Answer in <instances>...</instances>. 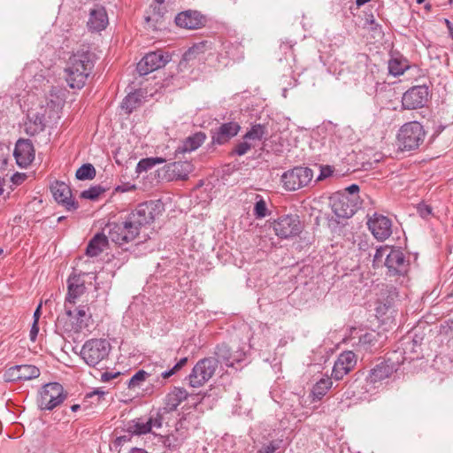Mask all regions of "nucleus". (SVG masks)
<instances>
[{
	"label": "nucleus",
	"mask_w": 453,
	"mask_h": 453,
	"mask_svg": "<svg viewBox=\"0 0 453 453\" xmlns=\"http://www.w3.org/2000/svg\"><path fill=\"white\" fill-rule=\"evenodd\" d=\"M163 211L164 204L160 200L148 201L138 204L127 218L140 231L142 226L154 222Z\"/></svg>",
	"instance_id": "obj_3"
},
{
	"label": "nucleus",
	"mask_w": 453,
	"mask_h": 453,
	"mask_svg": "<svg viewBox=\"0 0 453 453\" xmlns=\"http://www.w3.org/2000/svg\"><path fill=\"white\" fill-rule=\"evenodd\" d=\"M150 371L154 373V377H158L160 376V372H163L162 369H163V366L162 365H156L155 367H151L150 365Z\"/></svg>",
	"instance_id": "obj_60"
},
{
	"label": "nucleus",
	"mask_w": 453,
	"mask_h": 453,
	"mask_svg": "<svg viewBox=\"0 0 453 453\" xmlns=\"http://www.w3.org/2000/svg\"><path fill=\"white\" fill-rule=\"evenodd\" d=\"M206 48V42H201L194 44L182 55L180 65L187 67L188 62L195 60L199 55L203 54Z\"/></svg>",
	"instance_id": "obj_30"
},
{
	"label": "nucleus",
	"mask_w": 453,
	"mask_h": 453,
	"mask_svg": "<svg viewBox=\"0 0 453 453\" xmlns=\"http://www.w3.org/2000/svg\"><path fill=\"white\" fill-rule=\"evenodd\" d=\"M39 333V322H33L30 333H29V338L32 342H35L36 340V337Z\"/></svg>",
	"instance_id": "obj_55"
},
{
	"label": "nucleus",
	"mask_w": 453,
	"mask_h": 453,
	"mask_svg": "<svg viewBox=\"0 0 453 453\" xmlns=\"http://www.w3.org/2000/svg\"><path fill=\"white\" fill-rule=\"evenodd\" d=\"M178 27L187 29H197L205 23V18L197 11H186L175 17Z\"/></svg>",
	"instance_id": "obj_20"
},
{
	"label": "nucleus",
	"mask_w": 453,
	"mask_h": 453,
	"mask_svg": "<svg viewBox=\"0 0 453 453\" xmlns=\"http://www.w3.org/2000/svg\"><path fill=\"white\" fill-rule=\"evenodd\" d=\"M108 24V17L106 11L102 6H97L91 9L89 12V19L87 26L91 31H102Z\"/></svg>",
	"instance_id": "obj_23"
},
{
	"label": "nucleus",
	"mask_w": 453,
	"mask_h": 453,
	"mask_svg": "<svg viewBox=\"0 0 453 453\" xmlns=\"http://www.w3.org/2000/svg\"><path fill=\"white\" fill-rule=\"evenodd\" d=\"M96 168L93 165L87 163L83 164L76 171L75 176L80 180H93L96 177Z\"/></svg>",
	"instance_id": "obj_40"
},
{
	"label": "nucleus",
	"mask_w": 453,
	"mask_h": 453,
	"mask_svg": "<svg viewBox=\"0 0 453 453\" xmlns=\"http://www.w3.org/2000/svg\"><path fill=\"white\" fill-rule=\"evenodd\" d=\"M164 162H165V159L159 157L142 158L138 162L136 165V173H142L143 172H147L157 164H162Z\"/></svg>",
	"instance_id": "obj_38"
},
{
	"label": "nucleus",
	"mask_w": 453,
	"mask_h": 453,
	"mask_svg": "<svg viewBox=\"0 0 453 453\" xmlns=\"http://www.w3.org/2000/svg\"><path fill=\"white\" fill-rule=\"evenodd\" d=\"M130 440H131V435L130 434L119 436V437H117L115 439L114 445L115 446H121L124 443L129 441Z\"/></svg>",
	"instance_id": "obj_57"
},
{
	"label": "nucleus",
	"mask_w": 453,
	"mask_h": 453,
	"mask_svg": "<svg viewBox=\"0 0 453 453\" xmlns=\"http://www.w3.org/2000/svg\"><path fill=\"white\" fill-rule=\"evenodd\" d=\"M129 453H147L145 452L143 449H138V448H132L129 451Z\"/></svg>",
	"instance_id": "obj_63"
},
{
	"label": "nucleus",
	"mask_w": 453,
	"mask_h": 453,
	"mask_svg": "<svg viewBox=\"0 0 453 453\" xmlns=\"http://www.w3.org/2000/svg\"><path fill=\"white\" fill-rule=\"evenodd\" d=\"M8 164V158L0 157V170L4 169Z\"/></svg>",
	"instance_id": "obj_62"
},
{
	"label": "nucleus",
	"mask_w": 453,
	"mask_h": 453,
	"mask_svg": "<svg viewBox=\"0 0 453 453\" xmlns=\"http://www.w3.org/2000/svg\"><path fill=\"white\" fill-rule=\"evenodd\" d=\"M265 134H267L266 127L261 124H255L251 126L250 129L243 135V139L261 141Z\"/></svg>",
	"instance_id": "obj_36"
},
{
	"label": "nucleus",
	"mask_w": 453,
	"mask_h": 453,
	"mask_svg": "<svg viewBox=\"0 0 453 453\" xmlns=\"http://www.w3.org/2000/svg\"><path fill=\"white\" fill-rule=\"evenodd\" d=\"M96 60L89 46L82 45L68 59L65 68V81L72 88L81 89L91 74Z\"/></svg>",
	"instance_id": "obj_1"
},
{
	"label": "nucleus",
	"mask_w": 453,
	"mask_h": 453,
	"mask_svg": "<svg viewBox=\"0 0 453 453\" xmlns=\"http://www.w3.org/2000/svg\"><path fill=\"white\" fill-rule=\"evenodd\" d=\"M267 214V206L265 202L260 198L254 206V215L257 219L265 218Z\"/></svg>",
	"instance_id": "obj_47"
},
{
	"label": "nucleus",
	"mask_w": 453,
	"mask_h": 453,
	"mask_svg": "<svg viewBox=\"0 0 453 453\" xmlns=\"http://www.w3.org/2000/svg\"><path fill=\"white\" fill-rule=\"evenodd\" d=\"M167 414V412L163 411V409H158L155 413H150V416L148 419V422L150 426V430L153 428H161L163 426L164 416Z\"/></svg>",
	"instance_id": "obj_43"
},
{
	"label": "nucleus",
	"mask_w": 453,
	"mask_h": 453,
	"mask_svg": "<svg viewBox=\"0 0 453 453\" xmlns=\"http://www.w3.org/2000/svg\"><path fill=\"white\" fill-rule=\"evenodd\" d=\"M334 173V169L330 165H320V173L316 179L315 182L323 180L330 177Z\"/></svg>",
	"instance_id": "obj_52"
},
{
	"label": "nucleus",
	"mask_w": 453,
	"mask_h": 453,
	"mask_svg": "<svg viewBox=\"0 0 453 453\" xmlns=\"http://www.w3.org/2000/svg\"><path fill=\"white\" fill-rule=\"evenodd\" d=\"M278 449V445L275 444L273 441H271L268 445L264 447V452L265 453H274Z\"/></svg>",
	"instance_id": "obj_58"
},
{
	"label": "nucleus",
	"mask_w": 453,
	"mask_h": 453,
	"mask_svg": "<svg viewBox=\"0 0 453 453\" xmlns=\"http://www.w3.org/2000/svg\"><path fill=\"white\" fill-rule=\"evenodd\" d=\"M417 211L421 218L426 219L432 215L433 208L425 203H420L417 206Z\"/></svg>",
	"instance_id": "obj_50"
},
{
	"label": "nucleus",
	"mask_w": 453,
	"mask_h": 453,
	"mask_svg": "<svg viewBox=\"0 0 453 453\" xmlns=\"http://www.w3.org/2000/svg\"><path fill=\"white\" fill-rule=\"evenodd\" d=\"M127 432L135 434V435H142L146 434L148 433H151L150 426L148 422H142L139 418L138 420H134L132 424H129L127 427Z\"/></svg>",
	"instance_id": "obj_39"
},
{
	"label": "nucleus",
	"mask_w": 453,
	"mask_h": 453,
	"mask_svg": "<svg viewBox=\"0 0 453 453\" xmlns=\"http://www.w3.org/2000/svg\"><path fill=\"white\" fill-rule=\"evenodd\" d=\"M428 96L429 88L427 86H414L403 94L402 105L408 110L421 108L427 102Z\"/></svg>",
	"instance_id": "obj_12"
},
{
	"label": "nucleus",
	"mask_w": 453,
	"mask_h": 453,
	"mask_svg": "<svg viewBox=\"0 0 453 453\" xmlns=\"http://www.w3.org/2000/svg\"><path fill=\"white\" fill-rule=\"evenodd\" d=\"M151 8L153 13L152 15L145 17V22L148 25V27L152 30L162 29V26L164 25V10L159 6H151Z\"/></svg>",
	"instance_id": "obj_32"
},
{
	"label": "nucleus",
	"mask_w": 453,
	"mask_h": 453,
	"mask_svg": "<svg viewBox=\"0 0 453 453\" xmlns=\"http://www.w3.org/2000/svg\"><path fill=\"white\" fill-rule=\"evenodd\" d=\"M105 188L101 185H96L90 187L88 189L83 190L81 193V197L88 200H96L101 194L105 192Z\"/></svg>",
	"instance_id": "obj_44"
},
{
	"label": "nucleus",
	"mask_w": 453,
	"mask_h": 453,
	"mask_svg": "<svg viewBox=\"0 0 453 453\" xmlns=\"http://www.w3.org/2000/svg\"><path fill=\"white\" fill-rule=\"evenodd\" d=\"M398 368L399 363L394 362L390 358L385 359L370 370L366 377V381L367 383L375 385L390 377Z\"/></svg>",
	"instance_id": "obj_14"
},
{
	"label": "nucleus",
	"mask_w": 453,
	"mask_h": 453,
	"mask_svg": "<svg viewBox=\"0 0 453 453\" xmlns=\"http://www.w3.org/2000/svg\"><path fill=\"white\" fill-rule=\"evenodd\" d=\"M5 184V180L4 178H0V196L3 194L4 192V186Z\"/></svg>",
	"instance_id": "obj_64"
},
{
	"label": "nucleus",
	"mask_w": 453,
	"mask_h": 453,
	"mask_svg": "<svg viewBox=\"0 0 453 453\" xmlns=\"http://www.w3.org/2000/svg\"><path fill=\"white\" fill-rule=\"evenodd\" d=\"M168 177L176 180H187L192 171V165L188 161H177L165 166Z\"/></svg>",
	"instance_id": "obj_25"
},
{
	"label": "nucleus",
	"mask_w": 453,
	"mask_h": 453,
	"mask_svg": "<svg viewBox=\"0 0 453 453\" xmlns=\"http://www.w3.org/2000/svg\"><path fill=\"white\" fill-rule=\"evenodd\" d=\"M104 229L108 232L109 239L118 245L134 241L140 234L138 228L127 218L122 222H109Z\"/></svg>",
	"instance_id": "obj_5"
},
{
	"label": "nucleus",
	"mask_w": 453,
	"mask_h": 453,
	"mask_svg": "<svg viewBox=\"0 0 453 453\" xmlns=\"http://www.w3.org/2000/svg\"><path fill=\"white\" fill-rule=\"evenodd\" d=\"M241 127L237 122H226L219 127L211 129V143L213 145H223L228 142L240 131Z\"/></svg>",
	"instance_id": "obj_15"
},
{
	"label": "nucleus",
	"mask_w": 453,
	"mask_h": 453,
	"mask_svg": "<svg viewBox=\"0 0 453 453\" xmlns=\"http://www.w3.org/2000/svg\"><path fill=\"white\" fill-rule=\"evenodd\" d=\"M376 335L373 333H365L359 338V344L366 351H373L377 349L376 347Z\"/></svg>",
	"instance_id": "obj_41"
},
{
	"label": "nucleus",
	"mask_w": 453,
	"mask_h": 453,
	"mask_svg": "<svg viewBox=\"0 0 453 453\" xmlns=\"http://www.w3.org/2000/svg\"><path fill=\"white\" fill-rule=\"evenodd\" d=\"M42 303L41 302L34 312V316H33L34 321L33 322H39V319H40V317L42 314Z\"/></svg>",
	"instance_id": "obj_59"
},
{
	"label": "nucleus",
	"mask_w": 453,
	"mask_h": 453,
	"mask_svg": "<svg viewBox=\"0 0 453 453\" xmlns=\"http://www.w3.org/2000/svg\"><path fill=\"white\" fill-rule=\"evenodd\" d=\"M216 358L223 362L226 366L234 367V363H239L243 360L245 353L242 350L233 352L232 349L226 343L217 345L215 349Z\"/></svg>",
	"instance_id": "obj_22"
},
{
	"label": "nucleus",
	"mask_w": 453,
	"mask_h": 453,
	"mask_svg": "<svg viewBox=\"0 0 453 453\" xmlns=\"http://www.w3.org/2000/svg\"><path fill=\"white\" fill-rule=\"evenodd\" d=\"M141 104V95L138 92L129 93L122 101L121 108L131 113Z\"/></svg>",
	"instance_id": "obj_35"
},
{
	"label": "nucleus",
	"mask_w": 453,
	"mask_h": 453,
	"mask_svg": "<svg viewBox=\"0 0 453 453\" xmlns=\"http://www.w3.org/2000/svg\"><path fill=\"white\" fill-rule=\"evenodd\" d=\"M349 371L345 366H342V365L339 364L337 361H335L333 371H332V377L336 380H340L343 378L344 375H346Z\"/></svg>",
	"instance_id": "obj_48"
},
{
	"label": "nucleus",
	"mask_w": 453,
	"mask_h": 453,
	"mask_svg": "<svg viewBox=\"0 0 453 453\" xmlns=\"http://www.w3.org/2000/svg\"><path fill=\"white\" fill-rule=\"evenodd\" d=\"M367 224L377 240L384 241L392 234L391 220L383 215L374 214V217L370 219Z\"/></svg>",
	"instance_id": "obj_17"
},
{
	"label": "nucleus",
	"mask_w": 453,
	"mask_h": 453,
	"mask_svg": "<svg viewBox=\"0 0 453 453\" xmlns=\"http://www.w3.org/2000/svg\"><path fill=\"white\" fill-rule=\"evenodd\" d=\"M410 67L408 60L403 56L394 57L388 61V72L394 76L402 75Z\"/></svg>",
	"instance_id": "obj_31"
},
{
	"label": "nucleus",
	"mask_w": 453,
	"mask_h": 453,
	"mask_svg": "<svg viewBox=\"0 0 453 453\" xmlns=\"http://www.w3.org/2000/svg\"><path fill=\"white\" fill-rule=\"evenodd\" d=\"M25 179H26V174H24V173H14V174L12 176V178H11L12 181L14 184H16V185H19V184H21V183L25 180Z\"/></svg>",
	"instance_id": "obj_56"
},
{
	"label": "nucleus",
	"mask_w": 453,
	"mask_h": 453,
	"mask_svg": "<svg viewBox=\"0 0 453 453\" xmlns=\"http://www.w3.org/2000/svg\"><path fill=\"white\" fill-rule=\"evenodd\" d=\"M50 192L55 201L69 211H76L79 203L73 198L70 187L64 181L55 180L50 186Z\"/></svg>",
	"instance_id": "obj_11"
},
{
	"label": "nucleus",
	"mask_w": 453,
	"mask_h": 453,
	"mask_svg": "<svg viewBox=\"0 0 453 453\" xmlns=\"http://www.w3.org/2000/svg\"><path fill=\"white\" fill-rule=\"evenodd\" d=\"M272 225L275 234L281 239L296 236L302 232V224L297 215L281 216Z\"/></svg>",
	"instance_id": "obj_9"
},
{
	"label": "nucleus",
	"mask_w": 453,
	"mask_h": 453,
	"mask_svg": "<svg viewBox=\"0 0 453 453\" xmlns=\"http://www.w3.org/2000/svg\"><path fill=\"white\" fill-rule=\"evenodd\" d=\"M154 373L150 371V366L146 367V370H139L136 372L128 380V388H134L140 386L141 382L144 381L149 377H153Z\"/></svg>",
	"instance_id": "obj_37"
},
{
	"label": "nucleus",
	"mask_w": 453,
	"mask_h": 453,
	"mask_svg": "<svg viewBox=\"0 0 453 453\" xmlns=\"http://www.w3.org/2000/svg\"><path fill=\"white\" fill-rule=\"evenodd\" d=\"M45 110L42 108V111L32 112L27 114V120L24 123V131L29 136H34L44 131L46 127Z\"/></svg>",
	"instance_id": "obj_21"
},
{
	"label": "nucleus",
	"mask_w": 453,
	"mask_h": 453,
	"mask_svg": "<svg viewBox=\"0 0 453 453\" xmlns=\"http://www.w3.org/2000/svg\"><path fill=\"white\" fill-rule=\"evenodd\" d=\"M219 360L215 357H204L199 360L187 377L192 388L203 386L215 373Z\"/></svg>",
	"instance_id": "obj_6"
},
{
	"label": "nucleus",
	"mask_w": 453,
	"mask_h": 453,
	"mask_svg": "<svg viewBox=\"0 0 453 453\" xmlns=\"http://www.w3.org/2000/svg\"><path fill=\"white\" fill-rule=\"evenodd\" d=\"M359 186L357 184H351L350 186L344 188L343 192L342 194H346L349 199H354V203H357V201L358 200V193H359Z\"/></svg>",
	"instance_id": "obj_49"
},
{
	"label": "nucleus",
	"mask_w": 453,
	"mask_h": 453,
	"mask_svg": "<svg viewBox=\"0 0 453 453\" xmlns=\"http://www.w3.org/2000/svg\"><path fill=\"white\" fill-rule=\"evenodd\" d=\"M188 392L183 388H175L172 392L168 393L165 399V406L163 411L170 413L177 409V407L188 398Z\"/></svg>",
	"instance_id": "obj_26"
},
{
	"label": "nucleus",
	"mask_w": 453,
	"mask_h": 453,
	"mask_svg": "<svg viewBox=\"0 0 453 453\" xmlns=\"http://www.w3.org/2000/svg\"><path fill=\"white\" fill-rule=\"evenodd\" d=\"M385 265L391 275L404 274L408 269V262L400 250L390 249L385 259Z\"/></svg>",
	"instance_id": "obj_18"
},
{
	"label": "nucleus",
	"mask_w": 453,
	"mask_h": 453,
	"mask_svg": "<svg viewBox=\"0 0 453 453\" xmlns=\"http://www.w3.org/2000/svg\"><path fill=\"white\" fill-rule=\"evenodd\" d=\"M336 361L339 364L342 365V366L348 368L349 372L352 370V368L356 365L357 363L356 355L352 351H346L342 353Z\"/></svg>",
	"instance_id": "obj_42"
},
{
	"label": "nucleus",
	"mask_w": 453,
	"mask_h": 453,
	"mask_svg": "<svg viewBox=\"0 0 453 453\" xmlns=\"http://www.w3.org/2000/svg\"><path fill=\"white\" fill-rule=\"evenodd\" d=\"M13 156L19 166L22 168L28 166L35 158L32 142L28 139H19L15 145Z\"/></svg>",
	"instance_id": "obj_16"
},
{
	"label": "nucleus",
	"mask_w": 453,
	"mask_h": 453,
	"mask_svg": "<svg viewBox=\"0 0 453 453\" xmlns=\"http://www.w3.org/2000/svg\"><path fill=\"white\" fill-rule=\"evenodd\" d=\"M75 303H68L66 301H65V315L70 318V319H74V317H75V310L73 311V307L74 306Z\"/></svg>",
	"instance_id": "obj_54"
},
{
	"label": "nucleus",
	"mask_w": 453,
	"mask_h": 453,
	"mask_svg": "<svg viewBox=\"0 0 453 453\" xmlns=\"http://www.w3.org/2000/svg\"><path fill=\"white\" fill-rule=\"evenodd\" d=\"M389 248L388 246L380 247L376 249L375 254L373 255V264H380L382 262L384 256L387 257L388 251H389Z\"/></svg>",
	"instance_id": "obj_51"
},
{
	"label": "nucleus",
	"mask_w": 453,
	"mask_h": 453,
	"mask_svg": "<svg viewBox=\"0 0 453 453\" xmlns=\"http://www.w3.org/2000/svg\"><path fill=\"white\" fill-rule=\"evenodd\" d=\"M108 235L104 233L96 234L88 242L86 248V254L88 257H97L108 244Z\"/></svg>",
	"instance_id": "obj_28"
},
{
	"label": "nucleus",
	"mask_w": 453,
	"mask_h": 453,
	"mask_svg": "<svg viewBox=\"0 0 453 453\" xmlns=\"http://www.w3.org/2000/svg\"><path fill=\"white\" fill-rule=\"evenodd\" d=\"M65 398L66 393L63 386L58 382H50L42 388L37 404L42 411H52Z\"/></svg>",
	"instance_id": "obj_7"
},
{
	"label": "nucleus",
	"mask_w": 453,
	"mask_h": 453,
	"mask_svg": "<svg viewBox=\"0 0 453 453\" xmlns=\"http://www.w3.org/2000/svg\"><path fill=\"white\" fill-rule=\"evenodd\" d=\"M332 210L337 218L349 219L355 214L357 203L346 194H339L338 197L334 200Z\"/></svg>",
	"instance_id": "obj_19"
},
{
	"label": "nucleus",
	"mask_w": 453,
	"mask_h": 453,
	"mask_svg": "<svg viewBox=\"0 0 453 453\" xmlns=\"http://www.w3.org/2000/svg\"><path fill=\"white\" fill-rule=\"evenodd\" d=\"M67 290L65 301L76 303V300L86 291L84 280L79 275H71L67 280Z\"/></svg>",
	"instance_id": "obj_24"
},
{
	"label": "nucleus",
	"mask_w": 453,
	"mask_h": 453,
	"mask_svg": "<svg viewBox=\"0 0 453 453\" xmlns=\"http://www.w3.org/2000/svg\"><path fill=\"white\" fill-rule=\"evenodd\" d=\"M104 392H100L99 390H95L93 392H90V393L87 394L85 399L92 398L95 395H98V399H99L100 396L104 395Z\"/></svg>",
	"instance_id": "obj_61"
},
{
	"label": "nucleus",
	"mask_w": 453,
	"mask_h": 453,
	"mask_svg": "<svg viewBox=\"0 0 453 453\" xmlns=\"http://www.w3.org/2000/svg\"><path fill=\"white\" fill-rule=\"evenodd\" d=\"M426 132L423 126L418 121L403 124L397 134V146L401 151L418 150L423 144Z\"/></svg>",
	"instance_id": "obj_2"
},
{
	"label": "nucleus",
	"mask_w": 453,
	"mask_h": 453,
	"mask_svg": "<svg viewBox=\"0 0 453 453\" xmlns=\"http://www.w3.org/2000/svg\"><path fill=\"white\" fill-rule=\"evenodd\" d=\"M120 372H104L102 373L101 375V380L104 381V382H108L119 376H120Z\"/></svg>",
	"instance_id": "obj_53"
},
{
	"label": "nucleus",
	"mask_w": 453,
	"mask_h": 453,
	"mask_svg": "<svg viewBox=\"0 0 453 453\" xmlns=\"http://www.w3.org/2000/svg\"><path fill=\"white\" fill-rule=\"evenodd\" d=\"M88 310V309H86V306L84 305L79 306L77 309H75V323L74 326L72 327L73 329L80 331L88 326V323L85 319H88L91 318V314H87Z\"/></svg>",
	"instance_id": "obj_33"
},
{
	"label": "nucleus",
	"mask_w": 453,
	"mask_h": 453,
	"mask_svg": "<svg viewBox=\"0 0 453 453\" xmlns=\"http://www.w3.org/2000/svg\"><path fill=\"white\" fill-rule=\"evenodd\" d=\"M110 350L111 345L105 339H90L82 346L81 356L87 365L95 367L108 357Z\"/></svg>",
	"instance_id": "obj_4"
},
{
	"label": "nucleus",
	"mask_w": 453,
	"mask_h": 453,
	"mask_svg": "<svg viewBox=\"0 0 453 453\" xmlns=\"http://www.w3.org/2000/svg\"><path fill=\"white\" fill-rule=\"evenodd\" d=\"M332 380L330 378L319 380L312 388V395L314 399L320 400L332 387Z\"/></svg>",
	"instance_id": "obj_34"
},
{
	"label": "nucleus",
	"mask_w": 453,
	"mask_h": 453,
	"mask_svg": "<svg viewBox=\"0 0 453 453\" xmlns=\"http://www.w3.org/2000/svg\"><path fill=\"white\" fill-rule=\"evenodd\" d=\"M313 179V171L309 167L296 166L281 175L283 188L287 191H296L307 187Z\"/></svg>",
	"instance_id": "obj_8"
},
{
	"label": "nucleus",
	"mask_w": 453,
	"mask_h": 453,
	"mask_svg": "<svg viewBox=\"0 0 453 453\" xmlns=\"http://www.w3.org/2000/svg\"><path fill=\"white\" fill-rule=\"evenodd\" d=\"M181 426V420L177 423L176 434H171L165 436H161L162 442L165 447L171 450H176L180 449L186 441L187 435L184 433H180V427Z\"/></svg>",
	"instance_id": "obj_29"
},
{
	"label": "nucleus",
	"mask_w": 453,
	"mask_h": 453,
	"mask_svg": "<svg viewBox=\"0 0 453 453\" xmlns=\"http://www.w3.org/2000/svg\"><path fill=\"white\" fill-rule=\"evenodd\" d=\"M249 140H244L242 142H238L231 151V155L243 156L245 155L252 147L251 143L248 142Z\"/></svg>",
	"instance_id": "obj_45"
},
{
	"label": "nucleus",
	"mask_w": 453,
	"mask_h": 453,
	"mask_svg": "<svg viewBox=\"0 0 453 453\" xmlns=\"http://www.w3.org/2000/svg\"><path fill=\"white\" fill-rule=\"evenodd\" d=\"M40 376L38 367L31 365H19L10 367L4 373V380L6 382L18 380H29Z\"/></svg>",
	"instance_id": "obj_13"
},
{
	"label": "nucleus",
	"mask_w": 453,
	"mask_h": 453,
	"mask_svg": "<svg viewBox=\"0 0 453 453\" xmlns=\"http://www.w3.org/2000/svg\"><path fill=\"white\" fill-rule=\"evenodd\" d=\"M188 362V357H182L180 359L178 363L175 364V365L170 369V370H165L164 372H160V377L163 379H168L174 373H176L179 370H180L184 365H186Z\"/></svg>",
	"instance_id": "obj_46"
},
{
	"label": "nucleus",
	"mask_w": 453,
	"mask_h": 453,
	"mask_svg": "<svg viewBox=\"0 0 453 453\" xmlns=\"http://www.w3.org/2000/svg\"><path fill=\"white\" fill-rule=\"evenodd\" d=\"M206 134L203 132H196L188 136L180 146L175 150V157L185 152H191L197 150L206 140Z\"/></svg>",
	"instance_id": "obj_27"
},
{
	"label": "nucleus",
	"mask_w": 453,
	"mask_h": 453,
	"mask_svg": "<svg viewBox=\"0 0 453 453\" xmlns=\"http://www.w3.org/2000/svg\"><path fill=\"white\" fill-rule=\"evenodd\" d=\"M170 58L171 56L163 50L149 52L138 62L136 70L140 75H146L164 67L170 61Z\"/></svg>",
	"instance_id": "obj_10"
}]
</instances>
